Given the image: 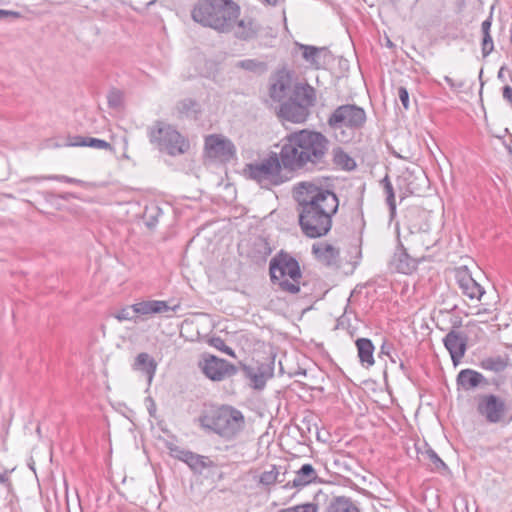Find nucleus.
Returning a JSON list of instances; mask_svg holds the SVG:
<instances>
[{
  "mask_svg": "<svg viewBox=\"0 0 512 512\" xmlns=\"http://www.w3.org/2000/svg\"><path fill=\"white\" fill-rule=\"evenodd\" d=\"M12 471H13V469L9 470L8 468H6L0 464V483L9 486L10 480H9L8 474Z\"/></svg>",
  "mask_w": 512,
  "mask_h": 512,
  "instance_id": "48",
  "label": "nucleus"
},
{
  "mask_svg": "<svg viewBox=\"0 0 512 512\" xmlns=\"http://www.w3.org/2000/svg\"><path fill=\"white\" fill-rule=\"evenodd\" d=\"M502 97L512 108V87L511 86L505 85L502 88Z\"/></svg>",
  "mask_w": 512,
  "mask_h": 512,
  "instance_id": "49",
  "label": "nucleus"
},
{
  "mask_svg": "<svg viewBox=\"0 0 512 512\" xmlns=\"http://www.w3.org/2000/svg\"><path fill=\"white\" fill-rule=\"evenodd\" d=\"M387 45H388L389 47H391V46H393V43H392L390 40H388V41H387Z\"/></svg>",
  "mask_w": 512,
  "mask_h": 512,
  "instance_id": "63",
  "label": "nucleus"
},
{
  "mask_svg": "<svg viewBox=\"0 0 512 512\" xmlns=\"http://www.w3.org/2000/svg\"><path fill=\"white\" fill-rule=\"evenodd\" d=\"M399 367H400V369H401L404 373H406V372H407V367H406V365L404 364V362H403V361H400Z\"/></svg>",
  "mask_w": 512,
  "mask_h": 512,
  "instance_id": "59",
  "label": "nucleus"
},
{
  "mask_svg": "<svg viewBox=\"0 0 512 512\" xmlns=\"http://www.w3.org/2000/svg\"><path fill=\"white\" fill-rule=\"evenodd\" d=\"M198 420L204 430L215 433L226 440L234 439L245 424L242 412L228 405L206 410Z\"/></svg>",
  "mask_w": 512,
  "mask_h": 512,
  "instance_id": "7",
  "label": "nucleus"
},
{
  "mask_svg": "<svg viewBox=\"0 0 512 512\" xmlns=\"http://www.w3.org/2000/svg\"><path fill=\"white\" fill-rule=\"evenodd\" d=\"M384 193L386 194V203L389 207L390 215L393 216L396 212V201H395V193L393 185L390 181V178L388 175H386L381 181H380Z\"/></svg>",
  "mask_w": 512,
  "mask_h": 512,
  "instance_id": "36",
  "label": "nucleus"
},
{
  "mask_svg": "<svg viewBox=\"0 0 512 512\" xmlns=\"http://www.w3.org/2000/svg\"><path fill=\"white\" fill-rule=\"evenodd\" d=\"M270 281L276 291L297 295L306 287L298 260L290 253L280 250L269 262Z\"/></svg>",
  "mask_w": 512,
  "mask_h": 512,
  "instance_id": "4",
  "label": "nucleus"
},
{
  "mask_svg": "<svg viewBox=\"0 0 512 512\" xmlns=\"http://www.w3.org/2000/svg\"><path fill=\"white\" fill-rule=\"evenodd\" d=\"M317 479V473L314 467L309 464H303L296 472L292 481L287 482L284 488H302L314 482Z\"/></svg>",
  "mask_w": 512,
  "mask_h": 512,
  "instance_id": "25",
  "label": "nucleus"
},
{
  "mask_svg": "<svg viewBox=\"0 0 512 512\" xmlns=\"http://www.w3.org/2000/svg\"><path fill=\"white\" fill-rule=\"evenodd\" d=\"M205 150L209 157L229 161L236 154V149L231 140L221 135L212 134L205 138Z\"/></svg>",
  "mask_w": 512,
  "mask_h": 512,
  "instance_id": "14",
  "label": "nucleus"
},
{
  "mask_svg": "<svg viewBox=\"0 0 512 512\" xmlns=\"http://www.w3.org/2000/svg\"><path fill=\"white\" fill-rule=\"evenodd\" d=\"M283 169L280 151L279 153L271 152L261 162L247 163L243 173L247 179L255 181L262 189L270 190L287 181L282 173Z\"/></svg>",
  "mask_w": 512,
  "mask_h": 512,
  "instance_id": "8",
  "label": "nucleus"
},
{
  "mask_svg": "<svg viewBox=\"0 0 512 512\" xmlns=\"http://www.w3.org/2000/svg\"><path fill=\"white\" fill-rule=\"evenodd\" d=\"M245 377L249 378L253 387L261 390L265 387L268 379L273 377L274 359L269 362L257 363L256 366L241 364Z\"/></svg>",
  "mask_w": 512,
  "mask_h": 512,
  "instance_id": "16",
  "label": "nucleus"
},
{
  "mask_svg": "<svg viewBox=\"0 0 512 512\" xmlns=\"http://www.w3.org/2000/svg\"><path fill=\"white\" fill-rule=\"evenodd\" d=\"M367 122L364 108L347 103L337 106L327 118L328 130L339 143L352 142Z\"/></svg>",
  "mask_w": 512,
  "mask_h": 512,
  "instance_id": "5",
  "label": "nucleus"
},
{
  "mask_svg": "<svg viewBox=\"0 0 512 512\" xmlns=\"http://www.w3.org/2000/svg\"><path fill=\"white\" fill-rule=\"evenodd\" d=\"M444 80L450 86V88H452V89L460 88L462 86V84L456 85L455 82L453 81V79L450 78L449 76H445Z\"/></svg>",
  "mask_w": 512,
  "mask_h": 512,
  "instance_id": "55",
  "label": "nucleus"
},
{
  "mask_svg": "<svg viewBox=\"0 0 512 512\" xmlns=\"http://www.w3.org/2000/svg\"><path fill=\"white\" fill-rule=\"evenodd\" d=\"M149 142L160 152L172 157L185 154L190 149L189 140L176 128L163 121L157 120L147 128Z\"/></svg>",
  "mask_w": 512,
  "mask_h": 512,
  "instance_id": "9",
  "label": "nucleus"
},
{
  "mask_svg": "<svg viewBox=\"0 0 512 512\" xmlns=\"http://www.w3.org/2000/svg\"><path fill=\"white\" fill-rule=\"evenodd\" d=\"M492 26V13L482 22L481 31H491Z\"/></svg>",
  "mask_w": 512,
  "mask_h": 512,
  "instance_id": "53",
  "label": "nucleus"
},
{
  "mask_svg": "<svg viewBox=\"0 0 512 512\" xmlns=\"http://www.w3.org/2000/svg\"><path fill=\"white\" fill-rule=\"evenodd\" d=\"M119 322L123 321H133L134 323L138 322L137 313L133 310V304L131 306H126L119 311L113 313L112 315Z\"/></svg>",
  "mask_w": 512,
  "mask_h": 512,
  "instance_id": "38",
  "label": "nucleus"
},
{
  "mask_svg": "<svg viewBox=\"0 0 512 512\" xmlns=\"http://www.w3.org/2000/svg\"><path fill=\"white\" fill-rule=\"evenodd\" d=\"M418 264L419 261L411 257L404 245L399 241L390 265L399 273L410 274L417 269Z\"/></svg>",
  "mask_w": 512,
  "mask_h": 512,
  "instance_id": "21",
  "label": "nucleus"
},
{
  "mask_svg": "<svg viewBox=\"0 0 512 512\" xmlns=\"http://www.w3.org/2000/svg\"><path fill=\"white\" fill-rule=\"evenodd\" d=\"M295 47L302 52L304 61L314 69L322 68L326 63L328 50L326 47H316L296 42Z\"/></svg>",
  "mask_w": 512,
  "mask_h": 512,
  "instance_id": "23",
  "label": "nucleus"
},
{
  "mask_svg": "<svg viewBox=\"0 0 512 512\" xmlns=\"http://www.w3.org/2000/svg\"><path fill=\"white\" fill-rule=\"evenodd\" d=\"M329 139L321 132L301 129L281 140L284 169L292 172H317L329 166Z\"/></svg>",
  "mask_w": 512,
  "mask_h": 512,
  "instance_id": "2",
  "label": "nucleus"
},
{
  "mask_svg": "<svg viewBox=\"0 0 512 512\" xmlns=\"http://www.w3.org/2000/svg\"><path fill=\"white\" fill-rule=\"evenodd\" d=\"M293 86L291 74L284 69L279 70L270 79L269 97L274 102L282 103L292 93Z\"/></svg>",
  "mask_w": 512,
  "mask_h": 512,
  "instance_id": "15",
  "label": "nucleus"
},
{
  "mask_svg": "<svg viewBox=\"0 0 512 512\" xmlns=\"http://www.w3.org/2000/svg\"><path fill=\"white\" fill-rule=\"evenodd\" d=\"M333 162L344 170L351 171L356 167V162L342 148L333 150Z\"/></svg>",
  "mask_w": 512,
  "mask_h": 512,
  "instance_id": "34",
  "label": "nucleus"
},
{
  "mask_svg": "<svg viewBox=\"0 0 512 512\" xmlns=\"http://www.w3.org/2000/svg\"><path fill=\"white\" fill-rule=\"evenodd\" d=\"M397 185L405 195L421 196L429 187V179L421 169H406L398 177Z\"/></svg>",
  "mask_w": 512,
  "mask_h": 512,
  "instance_id": "13",
  "label": "nucleus"
},
{
  "mask_svg": "<svg viewBox=\"0 0 512 512\" xmlns=\"http://www.w3.org/2000/svg\"><path fill=\"white\" fill-rule=\"evenodd\" d=\"M178 306L171 307L163 300H144L133 304V310L137 313L138 320H145L154 314L175 312Z\"/></svg>",
  "mask_w": 512,
  "mask_h": 512,
  "instance_id": "19",
  "label": "nucleus"
},
{
  "mask_svg": "<svg viewBox=\"0 0 512 512\" xmlns=\"http://www.w3.org/2000/svg\"><path fill=\"white\" fill-rule=\"evenodd\" d=\"M325 512H361V510L350 497L336 496L329 501Z\"/></svg>",
  "mask_w": 512,
  "mask_h": 512,
  "instance_id": "29",
  "label": "nucleus"
},
{
  "mask_svg": "<svg viewBox=\"0 0 512 512\" xmlns=\"http://www.w3.org/2000/svg\"><path fill=\"white\" fill-rule=\"evenodd\" d=\"M108 106L112 109H120L123 105V93L121 90L112 88L107 95Z\"/></svg>",
  "mask_w": 512,
  "mask_h": 512,
  "instance_id": "40",
  "label": "nucleus"
},
{
  "mask_svg": "<svg viewBox=\"0 0 512 512\" xmlns=\"http://www.w3.org/2000/svg\"><path fill=\"white\" fill-rule=\"evenodd\" d=\"M317 96L314 87L307 82L294 83L290 96L279 103L276 115L281 122L302 124L310 116V109L316 104Z\"/></svg>",
  "mask_w": 512,
  "mask_h": 512,
  "instance_id": "6",
  "label": "nucleus"
},
{
  "mask_svg": "<svg viewBox=\"0 0 512 512\" xmlns=\"http://www.w3.org/2000/svg\"><path fill=\"white\" fill-rule=\"evenodd\" d=\"M458 506L467 508V501L465 499H461L457 504L454 505L455 511H458Z\"/></svg>",
  "mask_w": 512,
  "mask_h": 512,
  "instance_id": "56",
  "label": "nucleus"
},
{
  "mask_svg": "<svg viewBox=\"0 0 512 512\" xmlns=\"http://www.w3.org/2000/svg\"><path fill=\"white\" fill-rule=\"evenodd\" d=\"M59 197H60L61 199H63V200H68V199H69V197H75V196H74L72 193H66V194H64V195H60Z\"/></svg>",
  "mask_w": 512,
  "mask_h": 512,
  "instance_id": "58",
  "label": "nucleus"
},
{
  "mask_svg": "<svg viewBox=\"0 0 512 512\" xmlns=\"http://www.w3.org/2000/svg\"><path fill=\"white\" fill-rule=\"evenodd\" d=\"M443 345L448 350L454 365L464 357L467 350L468 336L458 330H450L443 338Z\"/></svg>",
  "mask_w": 512,
  "mask_h": 512,
  "instance_id": "17",
  "label": "nucleus"
},
{
  "mask_svg": "<svg viewBox=\"0 0 512 512\" xmlns=\"http://www.w3.org/2000/svg\"><path fill=\"white\" fill-rule=\"evenodd\" d=\"M456 282L462 293L471 300L476 299L480 301L485 293L484 288L472 278L467 270H458L456 272Z\"/></svg>",
  "mask_w": 512,
  "mask_h": 512,
  "instance_id": "22",
  "label": "nucleus"
},
{
  "mask_svg": "<svg viewBox=\"0 0 512 512\" xmlns=\"http://www.w3.org/2000/svg\"><path fill=\"white\" fill-rule=\"evenodd\" d=\"M504 69H505V67H504V66H503V67H501V68H500V70L498 71V75H497L498 79H500V80H502V81H504V80H505V78H504V74H503Z\"/></svg>",
  "mask_w": 512,
  "mask_h": 512,
  "instance_id": "57",
  "label": "nucleus"
},
{
  "mask_svg": "<svg viewBox=\"0 0 512 512\" xmlns=\"http://www.w3.org/2000/svg\"><path fill=\"white\" fill-rule=\"evenodd\" d=\"M240 6L233 0H199L191 11L192 19L220 33L233 30Z\"/></svg>",
  "mask_w": 512,
  "mask_h": 512,
  "instance_id": "3",
  "label": "nucleus"
},
{
  "mask_svg": "<svg viewBox=\"0 0 512 512\" xmlns=\"http://www.w3.org/2000/svg\"><path fill=\"white\" fill-rule=\"evenodd\" d=\"M234 36L245 42L256 39L262 31V25L253 17L245 16L240 20L236 19L234 25Z\"/></svg>",
  "mask_w": 512,
  "mask_h": 512,
  "instance_id": "20",
  "label": "nucleus"
},
{
  "mask_svg": "<svg viewBox=\"0 0 512 512\" xmlns=\"http://www.w3.org/2000/svg\"><path fill=\"white\" fill-rule=\"evenodd\" d=\"M463 320L460 316H452L450 318V324L452 326L451 330H457L462 327Z\"/></svg>",
  "mask_w": 512,
  "mask_h": 512,
  "instance_id": "52",
  "label": "nucleus"
},
{
  "mask_svg": "<svg viewBox=\"0 0 512 512\" xmlns=\"http://www.w3.org/2000/svg\"><path fill=\"white\" fill-rule=\"evenodd\" d=\"M313 254L327 266L336 264L339 258V250L331 244L312 246Z\"/></svg>",
  "mask_w": 512,
  "mask_h": 512,
  "instance_id": "30",
  "label": "nucleus"
},
{
  "mask_svg": "<svg viewBox=\"0 0 512 512\" xmlns=\"http://www.w3.org/2000/svg\"><path fill=\"white\" fill-rule=\"evenodd\" d=\"M456 309H457V305H454L450 310H445V311L440 310V313H443V312H452V311H454V310H456Z\"/></svg>",
  "mask_w": 512,
  "mask_h": 512,
  "instance_id": "60",
  "label": "nucleus"
},
{
  "mask_svg": "<svg viewBox=\"0 0 512 512\" xmlns=\"http://www.w3.org/2000/svg\"><path fill=\"white\" fill-rule=\"evenodd\" d=\"M393 349V344L387 340H384L380 347L379 357H381L382 355H385L387 357L390 356L392 354Z\"/></svg>",
  "mask_w": 512,
  "mask_h": 512,
  "instance_id": "47",
  "label": "nucleus"
},
{
  "mask_svg": "<svg viewBox=\"0 0 512 512\" xmlns=\"http://www.w3.org/2000/svg\"><path fill=\"white\" fill-rule=\"evenodd\" d=\"M42 180H55L60 182H65L69 184H77L80 186L86 185V182L80 179L72 178L65 175H51V176H32L22 180V182H40Z\"/></svg>",
  "mask_w": 512,
  "mask_h": 512,
  "instance_id": "35",
  "label": "nucleus"
},
{
  "mask_svg": "<svg viewBox=\"0 0 512 512\" xmlns=\"http://www.w3.org/2000/svg\"><path fill=\"white\" fill-rule=\"evenodd\" d=\"M272 249L267 239L256 237L253 242L248 256L256 263L265 262L271 254Z\"/></svg>",
  "mask_w": 512,
  "mask_h": 512,
  "instance_id": "28",
  "label": "nucleus"
},
{
  "mask_svg": "<svg viewBox=\"0 0 512 512\" xmlns=\"http://www.w3.org/2000/svg\"><path fill=\"white\" fill-rule=\"evenodd\" d=\"M312 422H313V417L312 416H305L301 420V424L298 425V429L300 430L302 436H304L306 433H310L311 432Z\"/></svg>",
  "mask_w": 512,
  "mask_h": 512,
  "instance_id": "45",
  "label": "nucleus"
},
{
  "mask_svg": "<svg viewBox=\"0 0 512 512\" xmlns=\"http://www.w3.org/2000/svg\"><path fill=\"white\" fill-rule=\"evenodd\" d=\"M398 97L399 100L405 110H408L410 107L409 103V92L404 86H400L398 88Z\"/></svg>",
  "mask_w": 512,
  "mask_h": 512,
  "instance_id": "44",
  "label": "nucleus"
},
{
  "mask_svg": "<svg viewBox=\"0 0 512 512\" xmlns=\"http://www.w3.org/2000/svg\"><path fill=\"white\" fill-rule=\"evenodd\" d=\"M172 457L184 462L194 474L208 477L213 475L217 464L208 456L197 454L193 451L174 446L170 448Z\"/></svg>",
  "mask_w": 512,
  "mask_h": 512,
  "instance_id": "11",
  "label": "nucleus"
},
{
  "mask_svg": "<svg viewBox=\"0 0 512 512\" xmlns=\"http://www.w3.org/2000/svg\"><path fill=\"white\" fill-rule=\"evenodd\" d=\"M357 355L362 366L369 368L375 364V346L369 338H358L355 340Z\"/></svg>",
  "mask_w": 512,
  "mask_h": 512,
  "instance_id": "26",
  "label": "nucleus"
},
{
  "mask_svg": "<svg viewBox=\"0 0 512 512\" xmlns=\"http://www.w3.org/2000/svg\"><path fill=\"white\" fill-rule=\"evenodd\" d=\"M177 110L186 117L196 116L199 112V104L192 98H185L178 102Z\"/></svg>",
  "mask_w": 512,
  "mask_h": 512,
  "instance_id": "37",
  "label": "nucleus"
},
{
  "mask_svg": "<svg viewBox=\"0 0 512 512\" xmlns=\"http://www.w3.org/2000/svg\"><path fill=\"white\" fill-rule=\"evenodd\" d=\"M136 369H141L149 377V380L155 374L157 364L155 360L146 352L139 353L135 358Z\"/></svg>",
  "mask_w": 512,
  "mask_h": 512,
  "instance_id": "32",
  "label": "nucleus"
},
{
  "mask_svg": "<svg viewBox=\"0 0 512 512\" xmlns=\"http://www.w3.org/2000/svg\"><path fill=\"white\" fill-rule=\"evenodd\" d=\"M292 196L303 235L311 239L326 236L339 210V198L334 190L322 183L302 181L294 185Z\"/></svg>",
  "mask_w": 512,
  "mask_h": 512,
  "instance_id": "1",
  "label": "nucleus"
},
{
  "mask_svg": "<svg viewBox=\"0 0 512 512\" xmlns=\"http://www.w3.org/2000/svg\"><path fill=\"white\" fill-rule=\"evenodd\" d=\"M210 346L220 350L221 352L231 356L236 357L235 351L226 345L225 341L220 336H213L208 340Z\"/></svg>",
  "mask_w": 512,
  "mask_h": 512,
  "instance_id": "41",
  "label": "nucleus"
},
{
  "mask_svg": "<svg viewBox=\"0 0 512 512\" xmlns=\"http://www.w3.org/2000/svg\"><path fill=\"white\" fill-rule=\"evenodd\" d=\"M298 374L306 375V371H305V370H302V371H298V372H296V375H298Z\"/></svg>",
  "mask_w": 512,
  "mask_h": 512,
  "instance_id": "62",
  "label": "nucleus"
},
{
  "mask_svg": "<svg viewBox=\"0 0 512 512\" xmlns=\"http://www.w3.org/2000/svg\"><path fill=\"white\" fill-rule=\"evenodd\" d=\"M199 368L208 379L217 382L232 377L238 372V368L234 364L207 353L202 355Z\"/></svg>",
  "mask_w": 512,
  "mask_h": 512,
  "instance_id": "12",
  "label": "nucleus"
},
{
  "mask_svg": "<svg viewBox=\"0 0 512 512\" xmlns=\"http://www.w3.org/2000/svg\"><path fill=\"white\" fill-rule=\"evenodd\" d=\"M510 43L512 45V30H511V35H510Z\"/></svg>",
  "mask_w": 512,
  "mask_h": 512,
  "instance_id": "64",
  "label": "nucleus"
},
{
  "mask_svg": "<svg viewBox=\"0 0 512 512\" xmlns=\"http://www.w3.org/2000/svg\"><path fill=\"white\" fill-rule=\"evenodd\" d=\"M280 473L277 470L276 466L273 465L271 470L264 471L260 476V483L269 486L274 483H282L283 480H279Z\"/></svg>",
  "mask_w": 512,
  "mask_h": 512,
  "instance_id": "39",
  "label": "nucleus"
},
{
  "mask_svg": "<svg viewBox=\"0 0 512 512\" xmlns=\"http://www.w3.org/2000/svg\"><path fill=\"white\" fill-rule=\"evenodd\" d=\"M318 506L314 503H305L295 505L293 507L281 509L278 512H317Z\"/></svg>",
  "mask_w": 512,
  "mask_h": 512,
  "instance_id": "43",
  "label": "nucleus"
},
{
  "mask_svg": "<svg viewBox=\"0 0 512 512\" xmlns=\"http://www.w3.org/2000/svg\"><path fill=\"white\" fill-rule=\"evenodd\" d=\"M418 457L431 471L440 473L442 475L449 472V468L446 463L438 456V454L428 446L424 444V450L417 448Z\"/></svg>",
  "mask_w": 512,
  "mask_h": 512,
  "instance_id": "24",
  "label": "nucleus"
},
{
  "mask_svg": "<svg viewBox=\"0 0 512 512\" xmlns=\"http://www.w3.org/2000/svg\"><path fill=\"white\" fill-rule=\"evenodd\" d=\"M235 67L257 75H262L268 71L267 63L258 59L240 60L235 64Z\"/></svg>",
  "mask_w": 512,
  "mask_h": 512,
  "instance_id": "33",
  "label": "nucleus"
},
{
  "mask_svg": "<svg viewBox=\"0 0 512 512\" xmlns=\"http://www.w3.org/2000/svg\"><path fill=\"white\" fill-rule=\"evenodd\" d=\"M482 32V41H481V52L482 56L485 58L489 56L494 50V43L491 36L490 31H481Z\"/></svg>",
  "mask_w": 512,
  "mask_h": 512,
  "instance_id": "42",
  "label": "nucleus"
},
{
  "mask_svg": "<svg viewBox=\"0 0 512 512\" xmlns=\"http://www.w3.org/2000/svg\"><path fill=\"white\" fill-rule=\"evenodd\" d=\"M347 311H348V305H347V306H346V308H345L344 314H343V315H341V316L338 318V320H337V322H338V326H342V327H343V326L348 322V319H346V316H345V314L347 313Z\"/></svg>",
  "mask_w": 512,
  "mask_h": 512,
  "instance_id": "54",
  "label": "nucleus"
},
{
  "mask_svg": "<svg viewBox=\"0 0 512 512\" xmlns=\"http://www.w3.org/2000/svg\"><path fill=\"white\" fill-rule=\"evenodd\" d=\"M388 357H389V359H390V361H391L392 363H396V358L394 357V355H392V354H391V355H390V356H388Z\"/></svg>",
  "mask_w": 512,
  "mask_h": 512,
  "instance_id": "61",
  "label": "nucleus"
},
{
  "mask_svg": "<svg viewBox=\"0 0 512 512\" xmlns=\"http://www.w3.org/2000/svg\"><path fill=\"white\" fill-rule=\"evenodd\" d=\"M146 403H147V410H148V413L151 417L155 418L156 417V403L155 401L153 400L152 397H147L145 399Z\"/></svg>",
  "mask_w": 512,
  "mask_h": 512,
  "instance_id": "50",
  "label": "nucleus"
},
{
  "mask_svg": "<svg viewBox=\"0 0 512 512\" xmlns=\"http://www.w3.org/2000/svg\"><path fill=\"white\" fill-rule=\"evenodd\" d=\"M489 384V380L482 373L470 368L460 370L456 377L458 390L462 389L464 391H470L479 386H487ZM491 384L498 387L501 383L498 380L493 379Z\"/></svg>",
  "mask_w": 512,
  "mask_h": 512,
  "instance_id": "18",
  "label": "nucleus"
},
{
  "mask_svg": "<svg viewBox=\"0 0 512 512\" xmlns=\"http://www.w3.org/2000/svg\"><path fill=\"white\" fill-rule=\"evenodd\" d=\"M509 362L510 358L508 355L489 356L480 360L479 367L483 370L499 374L507 369Z\"/></svg>",
  "mask_w": 512,
  "mask_h": 512,
  "instance_id": "27",
  "label": "nucleus"
},
{
  "mask_svg": "<svg viewBox=\"0 0 512 512\" xmlns=\"http://www.w3.org/2000/svg\"><path fill=\"white\" fill-rule=\"evenodd\" d=\"M161 211L158 207L155 208V214H148L146 213V217H147V221H146V225L149 227V228H152L154 227L157 222H158V216L160 215Z\"/></svg>",
  "mask_w": 512,
  "mask_h": 512,
  "instance_id": "46",
  "label": "nucleus"
},
{
  "mask_svg": "<svg viewBox=\"0 0 512 512\" xmlns=\"http://www.w3.org/2000/svg\"><path fill=\"white\" fill-rule=\"evenodd\" d=\"M20 17V13L19 12H16V11H11V10H5V9H0V19H5V18H19Z\"/></svg>",
  "mask_w": 512,
  "mask_h": 512,
  "instance_id": "51",
  "label": "nucleus"
},
{
  "mask_svg": "<svg viewBox=\"0 0 512 512\" xmlns=\"http://www.w3.org/2000/svg\"><path fill=\"white\" fill-rule=\"evenodd\" d=\"M476 411L488 424H507L509 412L507 401L504 397L494 393H479L474 396Z\"/></svg>",
  "mask_w": 512,
  "mask_h": 512,
  "instance_id": "10",
  "label": "nucleus"
},
{
  "mask_svg": "<svg viewBox=\"0 0 512 512\" xmlns=\"http://www.w3.org/2000/svg\"><path fill=\"white\" fill-rule=\"evenodd\" d=\"M68 146L72 147H91L96 149H104L113 151V146L102 139L94 138V137H83V136H74L72 141L68 144Z\"/></svg>",
  "mask_w": 512,
  "mask_h": 512,
  "instance_id": "31",
  "label": "nucleus"
}]
</instances>
